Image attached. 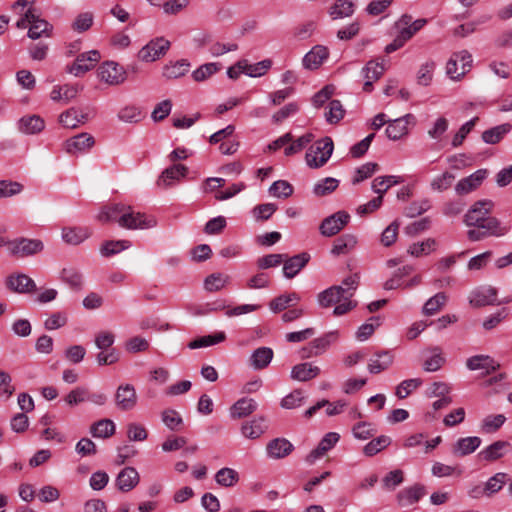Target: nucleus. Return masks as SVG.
I'll return each instance as SVG.
<instances>
[{
	"label": "nucleus",
	"instance_id": "f257e3e1",
	"mask_svg": "<svg viewBox=\"0 0 512 512\" xmlns=\"http://www.w3.org/2000/svg\"><path fill=\"white\" fill-rule=\"evenodd\" d=\"M493 203L490 200L477 201L465 214L464 222L467 226L488 229L494 236L505 235L510 227L503 226L500 221L490 216Z\"/></svg>",
	"mask_w": 512,
	"mask_h": 512
},
{
	"label": "nucleus",
	"instance_id": "f03ea898",
	"mask_svg": "<svg viewBox=\"0 0 512 512\" xmlns=\"http://www.w3.org/2000/svg\"><path fill=\"white\" fill-rule=\"evenodd\" d=\"M334 149L333 140L330 137H324L316 141L308 149L305 159L310 168H320L327 163Z\"/></svg>",
	"mask_w": 512,
	"mask_h": 512
},
{
	"label": "nucleus",
	"instance_id": "7ed1b4c3",
	"mask_svg": "<svg viewBox=\"0 0 512 512\" xmlns=\"http://www.w3.org/2000/svg\"><path fill=\"white\" fill-rule=\"evenodd\" d=\"M472 56L467 51L454 53L446 64V74L452 80H459L471 68Z\"/></svg>",
	"mask_w": 512,
	"mask_h": 512
},
{
	"label": "nucleus",
	"instance_id": "20e7f679",
	"mask_svg": "<svg viewBox=\"0 0 512 512\" xmlns=\"http://www.w3.org/2000/svg\"><path fill=\"white\" fill-rule=\"evenodd\" d=\"M10 254L17 257H26L34 255L43 250L44 245L41 240L19 238L7 242Z\"/></svg>",
	"mask_w": 512,
	"mask_h": 512
},
{
	"label": "nucleus",
	"instance_id": "39448f33",
	"mask_svg": "<svg viewBox=\"0 0 512 512\" xmlns=\"http://www.w3.org/2000/svg\"><path fill=\"white\" fill-rule=\"evenodd\" d=\"M349 220L350 215L346 211H338L322 221L320 233L326 237L334 236L348 224Z\"/></svg>",
	"mask_w": 512,
	"mask_h": 512
},
{
	"label": "nucleus",
	"instance_id": "423d86ee",
	"mask_svg": "<svg viewBox=\"0 0 512 512\" xmlns=\"http://www.w3.org/2000/svg\"><path fill=\"white\" fill-rule=\"evenodd\" d=\"M170 47V42L164 38H156L141 48L138 58L144 62H153L163 56Z\"/></svg>",
	"mask_w": 512,
	"mask_h": 512
},
{
	"label": "nucleus",
	"instance_id": "0eeeda50",
	"mask_svg": "<svg viewBox=\"0 0 512 512\" xmlns=\"http://www.w3.org/2000/svg\"><path fill=\"white\" fill-rule=\"evenodd\" d=\"M338 339V332L331 331L311 341L302 348V358H310L324 353Z\"/></svg>",
	"mask_w": 512,
	"mask_h": 512
},
{
	"label": "nucleus",
	"instance_id": "6e6552de",
	"mask_svg": "<svg viewBox=\"0 0 512 512\" xmlns=\"http://www.w3.org/2000/svg\"><path fill=\"white\" fill-rule=\"evenodd\" d=\"M98 76L102 81L110 85H119L126 79V73L123 67L112 61L100 65L98 68Z\"/></svg>",
	"mask_w": 512,
	"mask_h": 512
},
{
	"label": "nucleus",
	"instance_id": "1a4fd4ad",
	"mask_svg": "<svg viewBox=\"0 0 512 512\" xmlns=\"http://www.w3.org/2000/svg\"><path fill=\"white\" fill-rule=\"evenodd\" d=\"M101 56L98 50H91L77 56L76 60L69 68V72L75 76H81L95 67Z\"/></svg>",
	"mask_w": 512,
	"mask_h": 512
},
{
	"label": "nucleus",
	"instance_id": "9d476101",
	"mask_svg": "<svg viewBox=\"0 0 512 512\" xmlns=\"http://www.w3.org/2000/svg\"><path fill=\"white\" fill-rule=\"evenodd\" d=\"M124 214L126 218L127 226H121L122 228L129 230L136 229H148L156 225V221L153 217H149L144 213L135 212L131 206H126Z\"/></svg>",
	"mask_w": 512,
	"mask_h": 512
},
{
	"label": "nucleus",
	"instance_id": "9b49d317",
	"mask_svg": "<svg viewBox=\"0 0 512 512\" xmlns=\"http://www.w3.org/2000/svg\"><path fill=\"white\" fill-rule=\"evenodd\" d=\"M126 206L122 203L106 205L100 210L97 219L101 223L117 222L120 227L127 226L125 216L128 215L124 214Z\"/></svg>",
	"mask_w": 512,
	"mask_h": 512
},
{
	"label": "nucleus",
	"instance_id": "f8f14e48",
	"mask_svg": "<svg viewBox=\"0 0 512 512\" xmlns=\"http://www.w3.org/2000/svg\"><path fill=\"white\" fill-rule=\"evenodd\" d=\"M116 406L122 411H130L137 405V394L133 385L122 384L115 393Z\"/></svg>",
	"mask_w": 512,
	"mask_h": 512
},
{
	"label": "nucleus",
	"instance_id": "ddd939ff",
	"mask_svg": "<svg viewBox=\"0 0 512 512\" xmlns=\"http://www.w3.org/2000/svg\"><path fill=\"white\" fill-rule=\"evenodd\" d=\"M427 23L426 19H412L410 15H403L396 23L397 28L399 29V35L406 42L409 41L418 31H420L425 24Z\"/></svg>",
	"mask_w": 512,
	"mask_h": 512
},
{
	"label": "nucleus",
	"instance_id": "4468645a",
	"mask_svg": "<svg viewBox=\"0 0 512 512\" xmlns=\"http://www.w3.org/2000/svg\"><path fill=\"white\" fill-rule=\"evenodd\" d=\"M188 168L183 164H175L166 168L157 180L159 187L167 188L186 177Z\"/></svg>",
	"mask_w": 512,
	"mask_h": 512
},
{
	"label": "nucleus",
	"instance_id": "2eb2a0df",
	"mask_svg": "<svg viewBox=\"0 0 512 512\" xmlns=\"http://www.w3.org/2000/svg\"><path fill=\"white\" fill-rule=\"evenodd\" d=\"M310 255L307 252L284 258L283 274L286 278H294L309 262Z\"/></svg>",
	"mask_w": 512,
	"mask_h": 512
},
{
	"label": "nucleus",
	"instance_id": "dca6fc26",
	"mask_svg": "<svg viewBox=\"0 0 512 512\" xmlns=\"http://www.w3.org/2000/svg\"><path fill=\"white\" fill-rule=\"evenodd\" d=\"M511 450V444L508 441L498 440L482 449L478 453V458L486 462H494L502 458Z\"/></svg>",
	"mask_w": 512,
	"mask_h": 512
},
{
	"label": "nucleus",
	"instance_id": "f3484780",
	"mask_svg": "<svg viewBox=\"0 0 512 512\" xmlns=\"http://www.w3.org/2000/svg\"><path fill=\"white\" fill-rule=\"evenodd\" d=\"M340 435L336 432L327 433L318 446L313 449L307 456L306 462L313 464L317 459L323 457L329 450H331L339 441Z\"/></svg>",
	"mask_w": 512,
	"mask_h": 512
},
{
	"label": "nucleus",
	"instance_id": "a211bd4d",
	"mask_svg": "<svg viewBox=\"0 0 512 512\" xmlns=\"http://www.w3.org/2000/svg\"><path fill=\"white\" fill-rule=\"evenodd\" d=\"M487 177V170L486 169H479L469 175L468 177H465L461 179L455 186V191L459 195L468 194L475 189H477L484 179Z\"/></svg>",
	"mask_w": 512,
	"mask_h": 512
},
{
	"label": "nucleus",
	"instance_id": "6ab92c4d",
	"mask_svg": "<svg viewBox=\"0 0 512 512\" xmlns=\"http://www.w3.org/2000/svg\"><path fill=\"white\" fill-rule=\"evenodd\" d=\"M95 144L94 137L89 133H80L65 142V150L69 154L85 152Z\"/></svg>",
	"mask_w": 512,
	"mask_h": 512
},
{
	"label": "nucleus",
	"instance_id": "aec40b11",
	"mask_svg": "<svg viewBox=\"0 0 512 512\" xmlns=\"http://www.w3.org/2000/svg\"><path fill=\"white\" fill-rule=\"evenodd\" d=\"M497 290L493 287H481L474 290L469 298V302L474 307H483L488 305L500 304L496 302Z\"/></svg>",
	"mask_w": 512,
	"mask_h": 512
},
{
	"label": "nucleus",
	"instance_id": "412c9836",
	"mask_svg": "<svg viewBox=\"0 0 512 512\" xmlns=\"http://www.w3.org/2000/svg\"><path fill=\"white\" fill-rule=\"evenodd\" d=\"M328 56L329 50L327 47L323 45H316L303 57V67L308 70L318 69Z\"/></svg>",
	"mask_w": 512,
	"mask_h": 512
},
{
	"label": "nucleus",
	"instance_id": "4be33fe9",
	"mask_svg": "<svg viewBox=\"0 0 512 512\" xmlns=\"http://www.w3.org/2000/svg\"><path fill=\"white\" fill-rule=\"evenodd\" d=\"M466 366L469 370H483L485 375L499 369L500 364L489 355H475L467 359Z\"/></svg>",
	"mask_w": 512,
	"mask_h": 512
},
{
	"label": "nucleus",
	"instance_id": "5701e85b",
	"mask_svg": "<svg viewBox=\"0 0 512 512\" xmlns=\"http://www.w3.org/2000/svg\"><path fill=\"white\" fill-rule=\"evenodd\" d=\"M343 292V286H331L318 294V303L323 308L331 307L334 304L340 303L344 298H349Z\"/></svg>",
	"mask_w": 512,
	"mask_h": 512
},
{
	"label": "nucleus",
	"instance_id": "b1692460",
	"mask_svg": "<svg viewBox=\"0 0 512 512\" xmlns=\"http://www.w3.org/2000/svg\"><path fill=\"white\" fill-rule=\"evenodd\" d=\"M139 480V474L135 468L125 467L116 478V486L122 492H129L137 486Z\"/></svg>",
	"mask_w": 512,
	"mask_h": 512
},
{
	"label": "nucleus",
	"instance_id": "393cba45",
	"mask_svg": "<svg viewBox=\"0 0 512 512\" xmlns=\"http://www.w3.org/2000/svg\"><path fill=\"white\" fill-rule=\"evenodd\" d=\"M293 449V444L285 438H275L266 446L267 455L272 459L284 458L288 456Z\"/></svg>",
	"mask_w": 512,
	"mask_h": 512
},
{
	"label": "nucleus",
	"instance_id": "a878e982",
	"mask_svg": "<svg viewBox=\"0 0 512 512\" xmlns=\"http://www.w3.org/2000/svg\"><path fill=\"white\" fill-rule=\"evenodd\" d=\"M384 70L385 69L382 63L369 61L362 69V73L365 78L363 91L371 92L373 90V83L383 75Z\"/></svg>",
	"mask_w": 512,
	"mask_h": 512
},
{
	"label": "nucleus",
	"instance_id": "bb28decb",
	"mask_svg": "<svg viewBox=\"0 0 512 512\" xmlns=\"http://www.w3.org/2000/svg\"><path fill=\"white\" fill-rule=\"evenodd\" d=\"M7 285L18 293H33L37 289L34 280L25 274L10 276L7 279Z\"/></svg>",
	"mask_w": 512,
	"mask_h": 512
},
{
	"label": "nucleus",
	"instance_id": "cd10ccee",
	"mask_svg": "<svg viewBox=\"0 0 512 512\" xmlns=\"http://www.w3.org/2000/svg\"><path fill=\"white\" fill-rule=\"evenodd\" d=\"M257 402L252 398H241L230 408V416L233 419H240L249 416L257 409Z\"/></svg>",
	"mask_w": 512,
	"mask_h": 512
},
{
	"label": "nucleus",
	"instance_id": "c85d7f7f",
	"mask_svg": "<svg viewBox=\"0 0 512 512\" xmlns=\"http://www.w3.org/2000/svg\"><path fill=\"white\" fill-rule=\"evenodd\" d=\"M45 128V121L38 115H26L18 121V129L24 134H37Z\"/></svg>",
	"mask_w": 512,
	"mask_h": 512
},
{
	"label": "nucleus",
	"instance_id": "c756f323",
	"mask_svg": "<svg viewBox=\"0 0 512 512\" xmlns=\"http://www.w3.org/2000/svg\"><path fill=\"white\" fill-rule=\"evenodd\" d=\"M424 495L425 488L422 485H414L401 490L397 495V500L400 506L406 507L418 502Z\"/></svg>",
	"mask_w": 512,
	"mask_h": 512
},
{
	"label": "nucleus",
	"instance_id": "7c9ffc66",
	"mask_svg": "<svg viewBox=\"0 0 512 512\" xmlns=\"http://www.w3.org/2000/svg\"><path fill=\"white\" fill-rule=\"evenodd\" d=\"M376 358L370 359L368 370L372 374H378L387 370L394 361V356L391 351L384 350L375 354Z\"/></svg>",
	"mask_w": 512,
	"mask_h": 512
},
{
	"label": "nucleus",
	"instance_id": "2f4dec72",
	"mask_svg": "<svg viewBox=\"0 0 512 512\" xmlns=\"http://www.w3.org/2000/svg\"><path fill=\"white\" fill-rule=\"evenodd\" d=\"M320 374V368L305 362L295 365L291 370V378L297 381H309Z\"/></svg>",
	"mask_w": 512,
	"mask_h": 512
},
{
	"label": "nucleus",
	"instance_id": "473e14b6",
	"mask_svg": "<svg viewBox=\"0 0 512 512\" xmlns=\"http://www.w3.org/2000/svg\"><path fill=\"white\" fill-rule=\"evenodd\" d=\"M482 443L477 436L459 438L453 446V453L457 456H466L476 451Z\"/></svg>",
	"mask_w": 512,
	"mask_h": 512
},
{
	"label": "nucleus",
	"instance_id": "72a5a7b5",
	"mask_svg": "<svg viewBox=\"0 0 512 512\" xmlns=\"http://www.w3.org/2000/svg\"><path fill=\"white\" fill-rule=\"evenodd\" d=\"M53 26L44 19H41L34 13V19L31 20L28 37L35 40L42 36L50 37L52 35Z\"/></svg>",
	"mask_w": 512,
	"mask_h": 512
},
{
	"label": "nucleus",
	"instance_id": "f704fd0d",
	"mask_svg": "<svg viewBox=\"0 0 512 512\" xmlns=\"http://www.w3.org/2000/svg\"><path fill=\"white\" fill-rule=\"evenodd\" d=\"M265 422L266 420L262 416L254 418L252 421L245 422L242 425L241 432L246 438L258 439L268 428Z\"/></svg>",
	"mask_w": 512,
	"mask_h": 512
},
{
	"label": "nucleus",
	"instance_id": "c9c22d12",
	"mask_svg": "<svg viewBox=\"0 0 512 512\" xmlns=\"http://www.w3.org/2000/svg\"><path fill=\"white\" fill-rule=\"evenodd\" d=\"M430 355L423 362V369L427 372H435L442 368L446 359L440 347L434 346L428 348Z\"/></svg>",
	"mask_w": 512,
	"mask_h": 512
},
{
	"label": "nucleus",
	"instance_id": "e433bc0d",
	"mask_svg": "<svg viewBox=\"0 0 512 512\" xmlns=\"http://www.w3.org/2000/svg\"><path fill=\"white\" fill-rule=\"evenodd\" d=\"M91 235L87 227L64 228L62 230V239L71 245H78Z\"/></svg>",
	"mask_w": 512,
	"mask_h": 512
},
{
	"label": "nucleus",
	"instance_id": "4c0bfd02",
	"mask_svg": "<svg viewBox=\"0 0 512 512\" xmlns=\"http://www.w3.org/2000/svg\"><path fill=\"white\" fill-rule=\"evenodd\" d=\"M231 277L227 274L216 272L208 275L204 280V289L208 292H218L230 284Z\"/></svg>",
	"mask_w": 512,
	"mask_h": 512
},
{
	"label": "nucleus",
	"instance_id": "58836bf2",
	"mask_svg": "<svg viewBox=\"0 0 512 512\" xmlns=\"http://www.w3.org/2000/svg\"><path fill=\"white\" fill-rule=\"evenodd\" d=\"M273 350L269 347L257 348L251 355V366L256 370L266 368L273 359Z\"/></svg>",
	"mask_w": 512,
	"mask_h": 512
},
{
	"label": "nucleus",
	"instance_id": "ea45409f",
	"mask_svg": "<svg viewBox=\"0 0 512 512\" xmlns=\"http://www.w3.org/2000/svg\"><path fill=\"white\" fill-rule=\"evenodd\" d=\"M357 244V239L352 234H344L338 237L333 244L331 253L335 256L348 254Z\"/></svg>",
	"mask_w": 512,
	"mask_h": 512
},
{
	"label": "nucleus",
	"instance_id": "a19ab883",
	"mask_svg": "<svg viewBox=\"0 0 512 512\" xmlns=\"http://www.w3.org/2000/svg\"><path fill=\"white\" fill-rule=\"evenodd\" d=\"M512 129V125L504 123L488 129L482 133V139L485 143L496 144L499 143L504 136L509 133Z\"/></svg>",
	"mask_w": 512,
	"mask_h": 512
},
{
	"label": "nucleus",
	"instance_id": "79ce46f5",
	"mask_svg": "<svg viewBox=\"0 0 512 512\" xmlns=\"http://www.w3.org/2000/svg\"><path fill=\"white\" fill-rule=\"evenodd\" d=\"M225 338L226 334L223 331H219L214 334L201 336L192 340L191 342H189L188 347L190 349L204 348L221 343L225 340Z\"/></svg>",
	"mask_w": 512,
	"mask_h": 512
},
{
	"label": "nucleus",
	"instance_id": "37998d69",
	"mask_svg": "<svg viewBox=\"0 0 512 512\" xmlns=\"http://www.w3.org/2000/svg\"><path fill=\"white\" fill-rule=\"evenodd\" d=\"M86 120L87 117L76 108L68 109L59 117V122L66 128H76L79 124L84 123Z\"/></svg>",
	"mask_w": 512,
	"mask_h": 512
},
{
	"label": "nucleus",
	"instance_id": "c03bdc74",
	"mask_svg": "<svg viewBox=\"0 0 512 512\" xmlns=\"http://www.w3.org/2000/svg\"><path fill=\"white\" fill-rule=\"evenodd\" d=\"M190 69V63L187 60H179L164 66L163 76L166 79H176L185 75Z\"/></svg>",
	"mask_w": 512,
	"mask_h": 512
},
{
	"label": "nucleus",
	"instance_id": "a18cd8bd",
	"mask_svg": "<svg viewBox=\"0 0 512 512\" xmlns=\"http://www.w3.org/2000/svg\"><path fill=\"white\" fill-rule=\"evenodd\" d=\"M401 182L402 179L398 176H380L372 181V190L376 194H378V196L383 197V195L391 186L399 184Z\"/></svg>",
	"mask_w": 512,
	"mask_h": 512
},
{
	"label": "nucleus",
	"instance_id": "49530a36",
	"mask_svg": "<svg viewBox=\"0 0 512 512\" xmlns=\"http://www.w3.org/2000/svg\"><path fill=\"white\" fill-rule=\"evenodd\" d=\"M93 437L108 438L115 432V424L110 419H102L94 423L90 429Z\"/></svg>",
	"mask_w": 512,
	"mask_h": 512
},
{
	"label": "nucleus",
	"instance_id": "de8ad7c7",
	"mask_svg": "<svg viewBox=\"0 0 512 512\" xmlns=\"http://www.w3.org/2000/svg\"><path fill=\"white\" fill-rule=\"evenodd\" d=\"M354 12V4L350 0H337L333 6H331L329 14L332 19H340L349 17Z\"/></svg>",
	"mask_w": 512,
	"mask_h": 512
},
{
	"label": "nucleus",
	"instance_id": "09e8293b",
	"mask_svg": "<svg viewBox=\"0 0 512 512\" xmlns=\"http://www.w3.org/2000/svg\"><path fill=\"white\" fill-rule=\"evenodd\" d=\"M215 481L223 487H232L239 481V474L232 468H222L215 474Z\"/></svg>",
	"mask_w": 512,
	"mask_h": 512
},
{
	"label": "nucleus",
	"instance_id": "8fccbe9b",
	"mask_svg": "<svg viewBox=\"0 0 512 512\" xmlns=\"http://www.w3.org/2000/svg\"><path fill=\"white\" fill-rule=\"evenodd\" d=\"M390 444L391 438L386 435H381L367 443L363 448V453L371 457L384 450Z\"/></svg>",
	"mask_w": 512,
	"mask_h": 512
},
{
	"label": "nucleus",
	"instance_id": "3c124183",
	"mask_svg": "<svg viewBox=\"0 0 512 512\" xmlns=\"http://www.w3.org/2000/svg\"><path fill=\"white\" fill-rule=\"evenodd\" d=\"M298 301H300V296L296 292H292L274 298L269 303V307L273 312L278 313L285 310L291 303H297Z\"/></svg>",
	"mask_w": 512,
	"mask_h": 512
},
{
	"label": "nucleus",
	"instance_id": "603ef678",
	"mask_svg": "<svg viewBox=\"0 0 512 512\" xmlns=\"http://www.w3.org/2000/svg\"><path fill=\"white\" fill-rule=\"evenodd\" d=\"M386 134L391 140H399L407 134V122L404 120V118L388 121Z\"/></svg>",
	"mask_w": 512,
	"mask_h": 512
},
{
	"label": "nucleus",
	"instance_id": "864d4df0",
	"mask_svg": "<svg viewBox=\"0 0 512 512\" xmlns=\"http://www.w3.org/2000/svg\"><path fill=\"white\" fill-rule=\"evenodd\" d=\"M507 474L506 473H496L494 476L490 477L485 483L486 497H492L497 492H499L506 483Z\"/></svg>",
	"mask_w": 512,
	"mask_h": 512
},
{
	"label": "nucleus",
	"instance_id": "5fc2aeb1",
	"mask_svg": "<svg viewBox=\"0 0 512 512\" xmlns=\"http://www.w3.org/2000/svg\"><path fill=\"white\" fill-rule=\"evenodd\" d=\"M345 115V109L339 100H331L328 111L325 113L326 121L330 124H337Z\"/></svg>",
	"mask_w": 512,
	"mask_h": 512
},
{
	"label": "nucleus",
	"instance_id": "6e6d98bb",
	"mask_svg": "<svg viewBox=\"0 0 512 512\" xmlns=\"http://www.w3.org/2000/svg\"><path fill=\"white\" fill-rule=\"evenodd\" d=\"M77 95V89L73 86H54L51 91L50 97L53 101L63 100L65 103L69 102Z\"/></svg>",
	"mask_w": 512,
	"mask_h": 512
},
{
	"label": "nucleus",
	"instance_id": "4d7b16f0",
	"mask_svg": "<svg viewBox=\"0 0 512 512\" xmlns=\"http://www.w3.org/2000/svg\"><path fill=\"white\" fill-rule=\"evenodd\" d=\"M447 296L443 292H439L426 301L423 306V312L426 315H434L437 313L446 303Z\"/></svg>",
	"mask_w": 512,
	"mask_h": 512
},
{
	"label": "nucleus",
	"instance_id": "13d9d810",
	"mask_svg": "<svg viewBox=\"0 0 512 512\" xmlns=\"http://www.w3.org/2000/svg\"><path fill=\"white\" fill-rule=\"evenodd\" d=\"M130 245L128 240L106 241L101 246L100 252L103 256L109 257L129 248Z\"/></svg>",
	"mask_w": 512,
	"mask_h": 512
},
{
	"label": "nucleus",
	"instance_id": "bf43d9fd",
	"mask_svg": "<svg viewBox=\"0 0 512 512\" xmlns=\"http://www.w3.org/2000/svg\"><path fill=\"white\" fill-rule=\"evenodd\" d=\"M422 385V380L420 378H412L403 380L397 387L395 391V395L399 399H405L410 395V393L419 388Z\"/></svg>",
	"mask_w": 512,
	"mask_h": 512
},
{
	"label": "nucleus",
	"instance_id": "052dcab7",
	"mask_svg": "<svg viewBox=\"0 0 512 512\" xmlns=\"http://www.w3.org/2000/svg\"><path fill=\"white\" fill-rule=\"evenodd\" d=\"M380 326V317L373 316L369 318L368 322L362 324L357 332L356 338L359 341L367 340L374 333L375 329Z\"/></svg>",
	"mask_w": 512,
	"mask_h": 512
},
{
	"label": "nucleus",
	"instance_id": "680f3d73",
	"mask_svg": "<svg viewBox=\"0 0 512 512\" xmlns=\"http://www.w3.org/2000/svg\"><path fill=\"white\" fill-rule=\"evenodd\" d=\"M304 400L303 390L295 389L281 400V407L284 409H295L300 407Z\"/></svg>",
	"mask_w": 512,
	"mask_h": 512
},
{
	"label": "nucleus",
	"instance_id": "e2e57ef3",
	"mask_svg": "<svg viewBox=\"0 0 512 512\" xmlns=\"http://www.w3.org/2000/svg\"><path fill=\"white\" fill-rule=\"evenodd\" d=\"M161 418L163 423L172 431L178 430L182 424L183 419L181 415L173 410V409H166L161 413Z\"/></svg>",
	"mask_w": 512,
	"mask_h": 512
},
{
	"label": "nucleus",
	"instance_id": "0e129e2a",
	"mask_svg": "<svg viewBox=\"0 0 512 512\" xmlns=\"http://www.w3.org/2000/svg\"><path fill=\"white\" fill-rule=\"evenodd\" d=\"M61 279L74 290H80L82 287V276L73 268H64L61 272Z\"/></svg>",
	"mask_w": 512,
	"mask_h": 512
},
{
	"label": "nucleus",
	"instance_id": "69168bd1",
	"mask_svg": "<svg viewBox=\"0 0 512 512\" xmlns=\"http://www.w3.org/2000/svg\"><path fill=\"white\" fill-rule=\"evenodd\" d=\"M506 421L503 414L489 415L482 421L481 429L484 433L496 432Z\"/></svg>",
	"mask_w": 512,
	"mask_h": 512
},
{
	"label": "nucleus",
	"instance_id": "338daca9",
	"mask_svg": "<svg viewBox=\"0 0 512 512\" xmlns=\"http://www.w3.org/2000/svg\"><path fill=\"white\" fill-rule=\"evenodd\" d=\"M376 431L374 425L368 422H359L352 428L354 437L359 440H367L373 437Z\"/></svg>",
	"mask_w": 512,
	"mask_h": 512
},
{
	"label": "nucleus",
	"instance_id": "774afa93",
	"mask_svg": "<svg viewBox=\"0 0 512 512\" xmlns=\"http://www.w3.org/2000/svg\"><path fill=\"white\" fill-rule=\"evenodd\" d=\"M269 192L278 198H288L293 193V186L285 180H278L270 186Z\"/></svg>",
	"mask_w": 512,
	"mask_h": 512
}]
</instances>
